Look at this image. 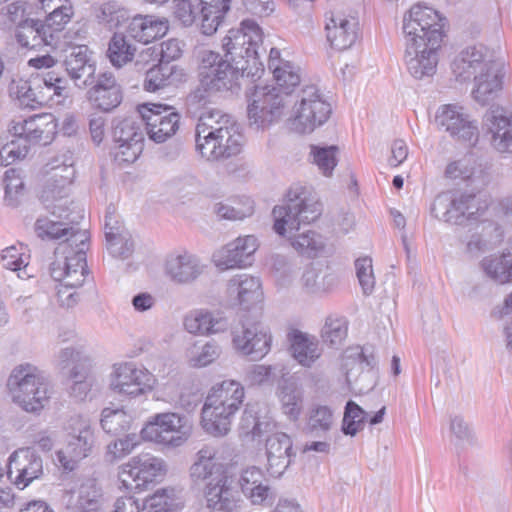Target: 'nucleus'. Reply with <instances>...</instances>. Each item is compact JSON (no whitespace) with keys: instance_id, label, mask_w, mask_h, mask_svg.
I'll use <instances>...</instances> for the list:
<instances>
[{"instance_id":"nucleus-9","label":"nucleus","mask_w":512,"mask_h":512,"mask_svg":"<svg viewBox=\"0 0 512 512\" xmlns=\"http://www.w3.org/2000/svg\"><path fill=\"white\" fill-rule=\"evenodd\" d=\"M444 18L432 7L416 4L403 19V33L406 45H441L444 37Z\"/></svg>"},{"instance_id":"nucleus-57","label":"nucleus","mask_w":512,"mask_h":512,"mask_svg":"<svg viewBox=\"0 0 512 512\" xmlns=\"http://www.w3.org/2000/svg\"><path fill=\"white\" fill-rule=\"evenodd\" d=\"M107 249L113 257L128 258L133 250L134 243L128 232L118 233L110 227L107 228Z\"/></svg>"},{"instance_id":"nucleus-43","label":"nucleus","mask_w":512,"mask_h":512,"mask_svg":"<svg viewBox=\"0 0 512 512\" xmlns=\"http://www.w3.org/2000/svg\"><path fill=\"white\" fill-rule=\"evenodd\" d=\"M290 340L292 355L300 365L311 367L320 358L322 349L314 337L295 331Z\"/></svg>"},{"instance_id":"nucleus-47","label":"nucleus","mask_w":512,"mask_h":512,"mask_svg":"<svg viewBox=\"0 0 512 512\" xmlns=\"http://www.w3.org/2000/svg\"><path fill=\"white\" fill-rule=\"evenodd\" d=\"M181 491L175 488H163L147 497L141 512H174L183 507Z\"/></svg>"},{"instance_id":"nucleus-48","label":"nucleus","mask_w":512,"mask_h":512,"mask_svg":"<svg viewBox=\"0 0 512 512\" xmlns=\"http://www.w3.org/2000/svg\"><path fill=\"white\" fill-rule=\"evenodd\" d=\"M45 177L59 181L63 189L64 184H71L74 176V159L70 150H65L51 159L45 166Z\"/></svg>"},{"instance_id":"nucleus-38","label":"nucleus","mask_w":512,"mask_h":512,"mask_svg":"<svg viewBox=\"0 0 512 512\" xmlns=\"http://www.w3.org/2000/svg\"><path fill=\"white\" fill-rule=\"evenodd\" d=\"M38 8L46 14L44 25L48 31L54 32L58 40L59 33L74 15L72 2L70 0H39Z\"/></svg>"},{"instance_id":"nucleus-60","label":"nucleus","mask_w":512,"mask_h":512,"mask_svg":"<svg viewBox=\"0 0 512 512\" xmlns=\"http://www.w3.org/2000/svg\"><path fill=\"white\" fill-rule=\"evenodd\" d=\"M337 153L338 147L334 145L328 147L311 146L313 163L318 166L319 170L325 176H330L337 165Z\"/></svg>"},{"instance_id":"nucleus-18","label":"nucleus","mask_w":512,"mask_h":512,"mask_svg":"<svg viewBox=\"0 0 512 512\" xmlns=\"http://www.w3.org/2000/svg\"><path fill=\"white\" fill-rule=\"evenodd\" d=\"M139 113L149 139L155 143H164L179 130L181 116L171 106L146 103L139 106Z\"/></svg>"},{"instance_id":"nucleus-23","label":"nucleus","mask_w":512,"mask_h":512,"mask_svg":"<svg viewBox=\"0 0 512 512\" xmlns=\"http://www.w3.org/2000/svg\"><path fill=\"white\" fill-rule=\"evenodd\" d=\"M437 123L454 139L472 146L478 141L479 132L475 121L464 111L462 106L448 104L439 108Z\"/></svg>"},{"instance_id":"nucleus-28","label":"nucleus","mask_w":512,"mask_h":512,"mask_svg":"<svg viewBox=\"0 0 512 512\" xmlns=\"http://www.w3.org/2000/svg\"><path fill=\"white\" fill-rule=\"evenodd\" d=\"M237 484L243 495L253 505H271L275 500L276 496L270 481L259 467L250 466L243 469Z\"/></svg>"},{"instance_id":"nucleus-5","label":"nucleus","mask_w":512,"mask_h":512,"mask_svg":"<svg viewBox=\"0 0 512 512\" xmlns=\"http://www.w3.org/2000/svg\"><path fill=\"white\" fill-rule=\"evenodd\" d=\"M198 77L201 88L209 93L236 92L239 80L246 75L245 68H239L212 50H203L198 55Z\"/></svg>"},{"instance_id":"nucleus-22","label":"nucleus","mask_w":512,"mask_h":512,"mask_svg":"<svg viewBox=\"0 0 512 512\" xmlns=\"http://www.w3.org/2000/svg\"><path fill=\"white\" fill-rule=\"evenodd\" d=\"M244 137L238 128L224 129L195 140L196 150L207 161H218L237 155L242 148Z\"/></svg>"},{"instance_id":"nucleus-8","label":"nucleus","mask_w":512,"mask_h":512,"mask_svg":"<svg viewBox=\"0 0 512 512\" xmlns=\"http://www.w3.org/2000/svg\"><path fill=\"white\" fill-rule=\"evenodd\" d=\"M71 221L52 220L48 217H39L34 225L36 235L42 240H60L55 249V260L66 261V257H76L83 243V254L88 249L89 233L86 229L75 227Z\"/></svg>"},{"instance_id":"nucleus-32","label":"nucleus","mask_w":512,"mask_h":512,"mask_svg":"<svg viewBox=\"0 0 512 512\" xmlns=\"http://www.w3.org/2000/svg\"><path fill=\"white\" fill-rule=\"evenodd\" d=\"M267 471L273 477H280L291 464L293 442L282 432L274 433L266 439Z\"/></svg>"},{"instance_id":"nucleus-7","label":"nucleus","mask_w":512,"mask_h":512,"mask_svg":"<svg viewBox=\"0 0 512 512\" xmlns=\"http://www.w3.org/2000/svg\"><path fill=\"white\" fill-rule=\"evenodd\" d=\"M50 275L58 284L56 296L60 306L72 308L77 305L81 288L88 275L86 256L83 246L76 257H66V261L55 260L50 264Z\"/></svg>"},{"instance_id":"nucleus-37","label":"nucleus","mask_w":512,"mask_h":512,"mask_svg":"<svg viewBox=\"0 0 512 512\" xmlns=\"http://www.w3.org/2000/svg\"><path fill=\"white\" fill-rule=\"evenodd\" d=\"M184 326L192 334H216L226 331L229 321L221 313L196 310L185 317Z\"/></svg>"},{"instance_id":"nucleus-44","label":"nucleus","mask_w":512,"mask_h":512,"mask_svg":"<svg viewBox=\"0 0 512 512\" xmlns=\"http://www.w3.org/2000/svg\"><path fill=\"white\" fill-rule=\"evenodd\" d=\"M215 451L204 447L197 453V460L190 467V477L195 484L214 480V476L224 473L222 465L215 461Z\"/></svg>"},{"instance_id":"nucleus-41","label":"nucleus","mask_w":512,"mask_h":512,"mask_svg":"<svg viewBox=\"0 0 512 512\" xmlns=\"http://www.w3.org/2000/svg\"><path fill=\"white\" fill-rule=\"evenodd\" d=\"M301 283L307 293L322 295L338 285V276L328 268L310 265L303 272Z\"/></svg>"},{"instance_id":"nucleus-56","label":"nucleus","mask_w":512,"mask_h":512,"mask_svg":"<svg viewBox=\"0 0 512 512\" xmlns=\"http://www.w3.org/2000/svg\"><path fill=\"white\" fill-rule=\"evenodd\" d=\"M348 326L345 318L328 317L321 329L322 341L335 347L341 345L347 336Z\"/></svg>"},{"instance_id":"nucleus-26","label":"nucleus","mask_w":512,"mask_h":512,"mask_svg":"<svg viewBox=\"0 0 512 512\" xmlns=\"http://www.w3.org/2000/svg\"><path fill=\"white\" fill-rule=\"evenodd\" d=\"M495 53V50L482 44L463 49L451 64L456 80L459 82H465L472 78L475 80V75L480 74Z\"/></svg>"},{"instance_id":"nucleus-39","label":"nucleus","mask_w":512,"mask_h":512,"mask_svg":"<svg viewBox=\"0 0 512 512\" xmlns=\"http://www.w3.org/2000/svg\"><path fill=\"white\" fill-rule=\"evenodd\" d=\"M386 407L383 406L373 416L368 418V413L360 407L356 402L349 400L344 409L342 420V431L345 435L355 436L359 431L363 430L365 423L368 421L371 425L379 424L383 421Z\"/></svg>"},{"instance_id":"nucleus-31","label":"nucleus","mask_w":512,"mask_h":512,"mask_svg":"<svg viewBox=\"0 0 512 512\" xmlns=\"http://www.w3.org/2000/svg\"><path fill=\"white\" fill-rule=\"evenodd\" d=\"M441 45L408 44L405 49V63L409 73L416 79L430 77L436 72L437 50Z\"/></svg>"},{"instance_id":"nucleus-2","label":"nucleus","mask_w":512,"mask_h":512,"mask_svg":"<svg viewBox=\"0 0 512 512\" xmlns=\"http://www.w3.org/2000/svg\"><path fill=\"white\" fill-rule=\"evenodd\" d=\"M245 397L243 386L236 381H223L212 388L201 411V425L213 436H224Z\"/></svg>"},{"instance_id":"nucleus-34","label":"nucleus","mask_w":512,"mask_h":512,"mask_svg":"<svg viewBox=\"0 0 512 512\" xmlns=\"http://www.w3.org/2000/svg\"><path fill=\"white\" fill-rule=\"evenodd\" d=\"M491 144L500 153H512V114L502 108L492 109L485 115Z\"/></svg>"},{"instance_id":"nucleus-25","label":"nucleus","mask_w":512,"mask_h":512,"mask_svg":"<svg viewBox=\"0 0 512 512\" xmlns=\"http://www.w3.org/2000/svg\"><path fill=\"white\" fill-rule=\"evenodd\" d=\"M327 40L338 50L350 48L358 38L357 18L341 11H329L325 14Z\"/></svg>"},{"instance_id":"nucleus-10","label":"nucleus","mask_w":512,"mask_h":512,"mask_svg":"<svg viewBox=\"0 0 512 512\" xmlns=\"http://www.w3.org/2000/svg\"><path fill=\"white\" fill-rule=\"evenodd\" d=\"M289 102L276 87L255 86L248 99L249 124L256 129L269 128L281 120Z\"/></svg>"},{"instance_id":"nucleus-63","label":"nucleus","mask_w":512,"mask_h":512,"mask_svg":"<svg viewBox=\"0 0 512 512\" xmlns=\"http://www.w3.org/2000/svg\"><path fill=\"white\" fill-rule=\"evenodd\" d=\"M3 184L5 189V201L10 206L18 204V197L23 193L24 182L20 171L10 168L4 173Z\"/></svg>"},{"instance_id":"nucleus-49","label":"nucleus","mask_w":512,"mask_h":512,"mask_svg":"<svg viewBox=\"0 0 512 512\" xmlns=\"http://www.w3.org/2000/svg\"><path fill=\"white\" fill-rule=\"evenodd\" d=\"M485 274L499 284L512 282V255L503 253L485 257L481 261Z\"/></svg>"},{"instance_id":"nucleus-61","label":"nucleus","mask_w":512,"mask_h":512,"mask_svg":"<svg viewBox=\"0 0 512 512\" xmlns=\"http://www.w3.org/2000/svg\"><path fill=\"white\" fill-rule=\"evenodd\" d=\"M220 353V346L212 341L201 346L195 345L190 352V365L193 367H205L214 362L220 356Z\"/></svg>"},{"instance_id":"nucleus-64","label":"nucleus","mask_w":512,"mask_h":512,"mask_svg":"<svg viewBox=\"0 0 512 512\" xmlns=\"http://www.w3.org/2000/svg\"><path fill=\"white\" fill-rule=\"evenodd\" d=\"M139 444L135 434H128L124 438L117 439L107 446L105 457L108 461L114 462L130 454Z\"/></svg>"},{"instance_id":"nucleus-58","label":"nucleus","mask_w":512,"mask_h":512,"mask_svg":"<svg viewBox=\"0 0 512 512\" xmlns=\"http://www.w3.org/2000/svg\"><path fill=\"white\" fill-rule=\"evenodd\" d=\"M282 368L284 367L280 365L254 364L246 371V381L250 385L272 386L276 379V371L281 374Z\"/></svg>"},{"instance_id":"nucleus-45","label":"nucleus","mask_w":512,"mask_h":512,"mask_svg":"<svg viewBox=\"0 0 512 512\" xmlns=\"http://www.w3.org/2000/svg\"><path fill=\"white\" fill-rule=\"evenodd\" d=\"M238 128L239 125L232 116L218 109L205 111L198 119L195 129V140L207 137L213 133Z\"/></svg>"},{"instance_id":"nucleus-17","label":"nucleus","mask_w":512,"mask_h":512,"mask_svg":"<svg viewBox=\"0 0 512 512\" xmlns=\"http://www.w3.org/2000/svg\"><path fill=\"white\" fill-rule=\"evenodd\" d=\"M153 375L133 362L113 365L109 378L110 389L121 396L137 397L152 389Z\"/></svg>"},{"instance_id":"nucleus-19","label":"nucleus","mask_w":512,"mask_h":512,"mask_svg":"<svg viewBox=\"0 0 512 512\" xmlns=\"http://www.w3.org/2000/svg\"><path fill=\"white\" fill-rule=\"evenodd\" d=\"M112 135L115 146L114 157L119 164H131L141 155L144 146L142 125L131 118L116 119Z\"/></svg>"},{"instance_id":"nucleus-4","label":"nucleus","mask_w":512,"mask_h":512,"mask_svg":"<svg viewBox=\"0 0 512 512\" xmlns=\"http://www.w3.org/2000/svg\"><path fill=\"white\" fill-rule=\"evenodd\" d=\"M263 33L259 25L250 19L243 20L239 28H232L222 40L224 58L239 68H245L246 76H255L260 70L258 49Z\"/></svg>"},{"instance_id":"nucleus-52","label":"nucleus","mask_w":512,"mask_h":512,"mask_svg":"<svg viewBox=\"0 0 512 512\" xmlns=\"http://www.w3.org/2000/svg\"><path fill=\"white\" fill-rule=\"evenodd\" d=\"M271 71L277 84L275 87L289 100L294 88L300 84V68L292 62H285Z\"/></svg>"},{"instance_id":"nucleus-20","label":"nucleus","mask_w":512,"mask_h":512,"mask_svg":"<svg viewBox=\"0 0 512 512\" xmlns=\"http://www.w3.org/2000/svg\"><path fill=\"white\" fill-rule=\"evenodd\" d=\"M478 206L473 194L447 191L440 193L431 205L433 217L452 224H462L476 214Z\"/></svg>"},{"instance_id":"nucleus-14","label":"nucleus","mask_w":512,"mask_h":512,"mask_svg":"<svg viewBox=\"0 0 512 512\" xmlns=\"http://www.w3.org/2000/svg\"><path fill=\"white\" fill-rule=\"evenodd\" d=\"M167 466L163 459L142 453L132 457L127 463L119 467V481L121 488L129 492H139L148 484L166 474Z\"/></svg>"},{"instance_id":"nucleus-24","label":"nucleus","mask_w":512,"mask_h":512,"mask_svg":"<svg viewBox=\"0 0 512 512\" xmlns=\"http://www.w3.org/2000/svg\"><path fill=\"white\" fill-rule=\"evenodd\" d=\"M257 249L258 240L255 236L238 237L214 253L213 261L222 270L247 267L253 263Z\"/></svg>"},{"instance_id":"nucleus-36","label":"nucleus","mask_w":512,"mask_h":512,"mask_svg":"<svg viewBox=\"0 0 512 512\" xmlns=\"http://www.w3.org/2000/svg\"><path fill=\"white\" fill-rule=\"evenodd\" d=\"M16 40L25 48L38 49L42 46H55L57 37L54 32L48 31L44 23L29 19L16 29Z\"/></svg>"},{"instance_id":"nucleus-42","label":"nucleus","mask_w":512,"mask_h":512,"mask_svg":"<svg viewBox=\"0 0 512 512\" xmlns=\"http://www.w3.org/2000/svg\"><path fill=\"white\" fill-rule=\"evenodd\" d=\"M282 381L279 384V399L282 410L289 419L295 421L302 410V390L293 377H285V368L280 370Z\"/></svg>"},{"instance_id":"nucleus-35","label":"nucleus","mask_w":512,"mask_h":512,"mask_svg":"<svg viewBox=\"0 0 512 512\" xmlns=\"http://www.w3.org/2000/svg\"><path fill=\"white\" fill-rule=\"evenodd\" d=\"M168 31L167 20L158 19L154 16H134L127 27V35L144 44H148L163 37Z\"/></svg>"},{"instance_id":"nucleus-13","label":"nucleus","mask_w":512,"mask_h":512,"mask_svg":"<svg viewBox=\"0 0 512 512\" xmlns=\"http://www.w3.org/2000/svg\"><path fill=\"white\" fill-rule=\"evenodd\" d=\"M84 34L85 31L80 29L67 31L64 35L67 47L63 49V66L70 79L81 89L93 84L96 71L89 48L75 42L82 41Z\"/></svg>"},{"instance_id":"nucleus-59","label":"nucleus","mask_w":512,"mask_h":512,"mask_svg":"<svg viewBox=\"0 0 512 512\" xmlns=\"http://www.w3.org/2000/svg\"><path fill=\"white\" fill-rule=\"evenodd\" d=\"M235 205L219 202L214 205V212L220 219L226 220H242L254 212L253 202L246 199L243 204L235 202Z\"/></svg>"},{"instance_id":"nucleus-55","label":"nucleus","mask_w":512,"mask_h":512,"mask_svg":"<svg viewBox=\"0 0 512 512\" xmlns=\"http://www.w3.org/2000/svg\"><path fill=\"white\" fill-rule=\"evenodd\" d=\"M100 424L102 429L112 435H118L128 431L131 424V416L123 409L104 408L101 413Z\"/></svg>"},{"instance_id":"nucleus-3","label":"nucleus","mask_w":512,"mask_h":512,"mask_svg":"<svg viewBox=\"0 0 512 512\" xmlns=\"http://www.w3.org/2000/svg\"><path fill=\"white\" fill-rule=\"evenodd\" d=\"M7 389L12 401L29 413L41 411L50 398L48 378L42 370L29 363L13 368Z\"/></svg>"},{"instance_id":"nucleus-62","label":"nucleus","mask_w":512,"mask_h":512,"mask_svg":"<svg viewBox=\"0 0 512 512\" xmlns=\"http://www.w3.org/2000/svg\"><path fill=\"white\" fill-rule=\"evenodd\" d=\"M334 422L333 412L328 406L317 405L311 408L307 427L310 432H327Z\"/></svg>"},{"instance_id":"nucleus-27","label":"nucleus","mask_w":512,"mask_h":512,"mask_svg":"<svg viewBox=\"0 0 512 512\" xmlns=\"http://www.w3.org/2000/svg\"><path fill=\"white\" fill-rule=\"evenodd\" d=\"M87 99L92 107L108 113L121 104L122 88L112 73H101L87 91Z\"/></svg>"},{"instance_id":"nucleus-50","label":"nucleus","mask_w":512,"mask_h":512,"mask_svg":"<svg viewBox=\"0 0 512 512\" xmlns=\"http://www.w3.org/2000/svg\"><path fill=\"white\" fill-rule=\"evenodd\" d=\"M128 35L114 33L110 39L107 55L113 66L121 68L134 58L136 47L128 39Z\"/></svg>"},{"instance_id":"nucleus-51","label":"nucleus","mask_w":512,"mask_h":512,"mask_svg":"<svg viewBox=\"0 0 512 512\" xmlns=\"http://www.w3.org/2000/svg\"><path fill=\"white\" fill-rule=\"evenodd\" d=\"M95 16L100 23L110 29L118 28L130 18L129 10L117 1H107L94 8Z\"/></svg>"},{"instance_id":"nucleus-21","label":"nucleus","mask_w":512,"mask_h":512,"mask_svg":"<svg viewBox=\"0 0 512 512\" xmlns=\"http://www.w3.org/2000/svg\"><path fill=\"white\" fill-rule=\"evenodd\" d=\"M57 119L51 113L33 115L21 121H12L8 131L12 136H20V141L29 145H49L57 134Z\"/></svg>"},{"instance_id":"nucleus-16","label":"nucleus","mask_w":512,"mask_h":512,"mask_svg":"<svg viewBox=\"0 0 512 512\" xmlns=\"http://www.w3.org/2000/svg\"><path fill=\"white\" fill-rule=\"evenodd\" d=\"M237 353L253 361L261 360L271 350L272 335L261 322L241 321L231 330Z\"/></svg>"},{"instance_id":"nucleus-11","label":"nucleus","mask_w":512,"mask_h":512,"mask_svg":"<svg viewBox=\"0 0 512 512\" xmlns=\"http://www.w3.org/2000/svg\"><path fill=\"white\" fill-rule=\"evenodd\" d=\"M67 444L57 452V460L64 470L73 471L78 464L92 454L95 435L90 421L80 415L72 416L65 427Z\"/></svg>"},{"instance_id":"nucleus-40","label":"nucleus","mask_w":512,"mask_h":512,"mask_svg":"<svg viewBox=\"0 0 512 512\" xmlns=\"http://www.w3.org/2000/svg\"><path fill=\"white\" fill-rule=\"evenodd\" d=\"M203 270L199 259L188 253L171 256L166 262V272L172 280L178 283H188L195 280Z\"/></svg>"},{"instance_id":"nucleus-53","label":"nucleus","mask_w":512,"mask_h":512,"mask_svg":"<svg viewBox=\"0 0 512 512\" xmlns=\"http://www.w3.org/2000/svg\"><path fill=\"white\" fill-rule=\"evenodd\" d=\"M269 426V422L260 421L258 418L256 406L248 404L239 423V433L241 437L254 440L268 431Z\"/></svg>"},{"instance_id":"nucleus-6","label":"nucleus","mask_w":512,"mask_h":512,"mask_svg":"<svg viewBox=\"0 0 512 512\" xmlns=\"http://www.w3.org/2000/svg\"><path fill=\"white\" fill-rule=\"evenodd\" d=\"M331 104L316 85L301 89L292 108L291 129L300 134L313 132L330 118Z\"/></svg>"},{"instance_id":"nucleus-12","label":"nucleus","mask_w":512,"mask_h":512,"mask_svg":"<svg viewBox=\"0 0 512 512\" xmlns=\"http://www.w3.org/2000/svg\"><path fill=\"white\" fill-rule=\"evenodd\" d=\"M193 424L185 415L167 412L151 417L142 428L141 437L168 447H179L191 436Z\"/></svg>"},{"instance_id":"nucleus-54","label":"nucleus","mask_w":512,"mask_h":512,"mask_svg":"<svg viewBox=\"0 0 512 512\" xmlns=\"http://www.w3.org/2000/svg\"><path fill=\"white\" fill-rule=\"evenodd\" d=\"M69 378L72 381L70 394L78 400L87 397L93 385V377L90 375V365L79 364L71 367Z\"/></svg>"},{"instance_id":"nucleus-1","label":"nucleus","mask_w":512,"mask_h":512,"mask_svg":"<svg viewBox=\"0 0 512 512\" xmlns=\"http://www.w3.org/2000/svg\"><path fill=\"white\" fill-rule=\"evenodd\" d=\"M274 230L280 236L289 235L291 245L302 255L315 257L323 251V237L312 230L292 236L301 224H310L321 215V207L317 201L308 197L307 190L301 185H293L288 190L286 199L281 205L274 207Z\"/></svg>"},{"instance_id":"nucleus-33","label":"nucleus","mask_w":512,"mask_h":512,"mask_svg":"<svg viewBox=\"0 0 512 512\" xmlns=\"http://www.w3.org/2000/svg\"><path fill=\"white\" fill-rule=\"evenodd\" d=\"M227 291L244 310L252 309L263 300L260 279L248 274L233 276L228 282Z\"/></svg>"},{"instance_id":"nucleus-29","label":"nucleus","mask_w":512,"mask_h":512,"mask_svg":"<svg viewBox=\"0 0 512 512\" xmlns=\"http://www.w3.org/2000/svg\"><path fill=\"white\" fill-rule=\"evenodd\" d=\"M60 184L61 183L54 180V178L45 177L39 191V199L45 209L53 216L74 223L77 218H83V210L79 209L76 212V215L71 217L72 212L68 213V194L70 185L64 184L62 189Z\"/></svg>"},{"instance_id":"nucleus-46","label":"nucleus","mask_w":512,"mask_h":512,"mask_svg":"<svg viewBox=\"0 0 512 512\" xmlns=\"http://www.w3.org/2000/svg\"><path fill=\"white\" fill-rule=\"evenodd\" d=\"M376 364L373 355H367L361 347L347 348L341 358V369L346 376V381L351 383L365 368H373Z\"/></svg>"},{"instance_id":"nucleus-30","label":"nucleus","mask_w":512,"mask_h":512,"mask_svg":"<svg viewBox=\"0 0 512 512\" xmlns=\"http://www.w3.org/2000/svg\"><path fill=\"white\" fill-rule=\"evenodd\" d=\"M16 472L14 483L20 488H26L34 479L39 478L43 472L42 459L31 448L15 451L9 457L8 475Z\"/></svg>"},{"instance_id":"nucleus-15","label":"nucleus","mask_w":512,"mask_h":512,"mask_svg":"<svg viewBox=\"0 0 512 512\" xmlns=\"http://www.w3.org/2000/svg\"><path fill=\"white\" fill-rule=\"evenodd\" d=\"M509 80L510 67L506 57L496 52L480 74L475 75L472 96L479 104L486 105L499 96Z\"/></svg>"}]
</instances>
